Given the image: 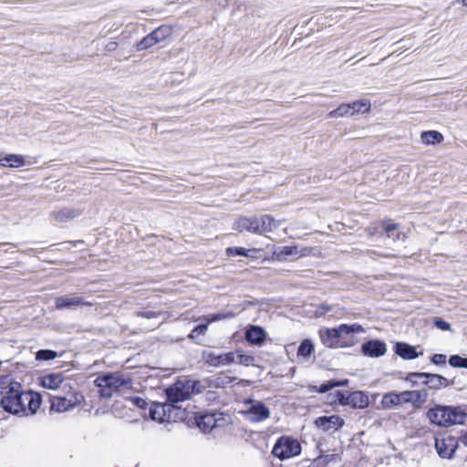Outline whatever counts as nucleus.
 I'll return each mask as SVG.
<instances>
[{
  "instance_id": "nucleus-1",
  "label": "nucleus",
  "mask_w": 467,
  "mask_h": 467,
  "mask_svg": "<svg viewBox=\"0 0 467 467\" xmlns=\"http://www.w3.org/2000/svg\"><path fill=\"white\" fill-rule=\"evenodd\" d=\"M42 399L34 391H23L19 383H13L3 392L1 407L12 414L33 415L39 409Z\"/></svg>"
},
{
  "instance_id": "nucleus-2",
  "label": "nucleus",
  "mask_w": 467,
  "mask_h": 467,
  "mask_svg": "<svg viewBox=\"0 0 467 467\" xmlns=\"http://www.w3.org/2000/svg\"><path fill=\"white\" fill-rule=\"evenodd\" d=\"M363 332V327L355 323L351 325L342 324L333 328H321L318 333L324 346L330 348H337L348 346L346 337Z\"/></svg>"
},
{
  "instance_id": "nucleus-3",
  "label": "nucleus",
  "mask_w": 467,
  "mask_h": 467,
  "mask_svg": "<svg viewBox=\"0 0 467 467\" xmlns=\"http://www.w3.org/2000/svg\"><path fill=\"white\" fill-rule=\"evenodd\" d=\"M427 417L432 424L439 427H449L455 424H463L467 413L460 406L436 405L427 411Z\"/></svg>"
},
{
  "instance_id": "nucleus-4",
  "label": "nucleus",
  "mask_w": 467,
  "mask_h": 467,
  "mask_svg": "<svg viewBox=\"0 0 467 467\" xmlns=\"http://www.w3.org/2000/svg\"><path fill=\"white\" fill-rule=\"evenodd\" d=\"M95 382L99 388L100 396L103 398H110L114 391H117L119 388H130L132 383L130 377L119 372L98 377Z\"/></svg>"
},
{
  "instance_id": "nucleus-5",
  "label": "nucleus",
  "mask_w": 467,
  "mask_h": 467,
  "mask_svg": "<svg viewBox=\"0 0 467 467\" xmlns=\"http://www.w3.org/2000/svg\"><path fill=\"white\" fill-rule=\"evenodd\" d=\"M150 416L153 420L159 422L171 421L178 419L182 420L185 417V411L181 407L166 403L154 402L150 408Z\"/></svg>"
},
{
  "instance_id": "nucleus-6",
  "label": "nucleus",
  "mask_w": 467,
  "mask_h": 467,
  "mask_svg": "<svg viewBox=\"0 0 467 467\" xmlns=\"http://www.w3.org/2000/svg\"><path fill=\"white\" fill-rule=\"evenodd\" d=\"M198 385L197 381L191 379L176 381L166 389L167 401L177 405V403L190 399Z\"/></svg>"
},
{
  "instance_id": "nucleus-7",
  "label": "nucleus",
  "mask_w": 467,
  "mask_h": 467,
  "mask_svg": "<svg viewBox=\"0 0 467 467\" xmlns=\"http://www.w3.org/2000/svg\"><path fill=\"white\" fill-rule=\"evenodd\" d=\"M301 452V445L297 440L287 436L280 437L274 448L272 453L281 461L299 455Z\"/></svg>"
},
{
  "instance_id": "nucleus-8",
  "label": "nucleus",
  "mask_w": 467,
  "mask_h": 467,
  "mask_svg": "<svg viewBox=\"0 0 467 467\" xmlns=\"http://www.w3.org/2000/svg\"><path fill=\"white\" fill-rule=\"evenodd\" d=\"M83 400L82 394L68 390L66 396H52L50 398V410L57 412H65L80 404Z\"/></svg>"
},
{
  "instance_id": "nucleus-9",
  "label": "nucleus",
  "mask_w": 467,
  "mask_h": 467,
  "mask_svg": "<svg viewBox=\"0 0 467 467\" xmlns=\"http://www.w3.org/2000/svg\"><path fill=\"white\" fill-rule=\"evenodd\" d=\"M230 420L229 415L222 412L207 413L196 420L197 426L203 432H210L215 428L223 427Z\"/></svg>"
},
{
  "instance_id": "nucleus-10",
  "label": "nucleus",
  "mask_w": 467,
  "mask_h": 467,
  "mask_svg": "<svg viewBox=\"0 0 467 467\" xmlns=\"http://www.w3.org/2000/svg\"><path fill=\"white\" fill-rule=\"evenodd\" d=\"M245 404L249 405L244 411L245 419L251 422L256 423L267 420L270 417L269 409L259 400H248Z\"/></svg>"
},
{
  "instance_id": "nucleus-11",
  "label": "nucleus",
  "mask_w": 467,
  "mask_h": 467,
  "mask_svg": "<svg viewBox=\"0 0 467 467\" xmlns=\"http://www.w3.org/2000/svg\"><path fill=\"white\" fill-rule=\"evenodd\" d=\"M235 354L233 352L218 353L212 350H204L202 353V358L204 363L211 367H224L235 362Z\"/></svg>"
},
{
  "instance_id": "nucleus-12",
  "label": "nucleus",
  "mask_w": 467,
  "mask_h": 467,
  "mask_svg": "<svg viewBox=\"0 0 467 467\" xmlns=\"http://www.w3.org/2000/svg\"><path fill=\"white\" fill-rule=\"evenodd\" d=\"M435 448L441 458L451 459L458 448V440L451 435L436 437Z\"/></svg>"
},
{
  "instance_id": "nucleus-13",
  "label": "nucleus",
  "mask_w": 467,
  "mask_h": 467,
  "mask_svg": "<svg viewBox=\"0 0 467 467\" xmlns=\"http://www.w3.org/2000/svg\"><path fill=\"white\" fill-rule=\"evenodd\" d=\"M234 229L243 233L261 234L259 216H240L234 223Z\"/></svg>"
},
{
  "instance_id": "nucleus-14",
  "label": "nucleus",
  "mask_w": 467,
  "mask_h": 467,
  "mask_svg": "<svg viewBox=\"0 0 467 467\" xmlns=\"http://www.w3.org/2000/svg\"><path fill=\"white\" fill-rule=\"evenodd\" d=\"M401 404L409 403L414 409H420L428 400L429 393L426 389L405 390L400 392Z\"/></svg>"
},
{
  "instance_id": "nucleus-15",
  "label": "nucleus",
  "mask_w": 467,
  "mask_h": 467,
  "mask_svg": "<svg viewBox=\"0 0 467 467\" xmlns=\"http://www.w3.org/2000/svg\"><path fill=\"white\" fill-rule=\"evenodd\" d=\"M411 378H420L424 379L422 381V384L428 386L431 389H440L441 388H446L449 385V380L439 374H432V373H421V374H416L410 376V379Z\"/></svg>"
},
{
  "instance_id": "nucleus-16",
  "label": "nucleus",
  "mask_w": 467,
  "mask_h": 467,
  "mask_svg": "<svg viewBox=\"0 0 467 467\" xmlns=\"http://www.w3.org/2000/svg\"><path fill=\"white\" fill-rule=\"evenodd\" d=\"M56 308L57 310L63 309H75L82 306H91V303L86 302L82 297L79 296H62L56 298L55 301Z\"/></svg>"
},
{
  "instance_id": "nucleus-17",
  "label": "nucleus",
  "mask_w": 467,
  "mask_h": 467,
  "mask_svg": "<svg viewBox=\"0 0 467 467\" xmlns=\"http://www.w3.org/2000/svg\"><path fill=\"white\" fill-rule=\"evenodd\" d=\"M317 428L323 431H337L344 425V420L337 415L318 417L315 420Z\"/></svg>"
},
{
  "instance_id": "nucleus-18",
  "label": "nucleus",
  "mask_w": 467,
  "mask_h": 467,
  "mask_svg": "<svg viewBox=\"0 0 467 467\" xmlns=\"http://www.w3.org/2000/svg\"><path fill=\"white\" fill-rule=\"evenodd\" d=\"M309 252V249L307 248H302L299 249L297 245H292V246H279L276 247L274 250V255L276 257L277 260H285L287 257L293 256V257H301L304 255H306Z\"/></svg>"
},
{
  "instance_id": "nucleus-19",
  "label": "nucleus",
  "mask_w": 467,
  "mask_h": 467,
  "mask_svg": "<svg viewBox=\"0 0 467 467\" xmlns=\"http://www.w3.org/2000/svg\"><path fill=\"white\" fill-rule=\"evenodd\" d=\"M362 352L365 356L370 358H379L386 354V344L380 340L373 339L365 342L362 345Z\"/></svg>"
},
{
  "instance_id": "nucleus-20",
  "label": "nucleus",
  "mask_w": 467,
  "mask_h": 467,
  "mask_svg": "<svg viewBox=\"0 0 467 467\" xmlns=\"http://www.w3.org/2000/svg\"><path fill=\"white\" fill-rule=\"evenodd\" d=\"M338 402L342 405L352 403L355 407L364 408L368 405V397L362 392L356 391L346 397L342 392L337 391Z\"/></svg>"
},
{
  "instance_id": "nucleus-21",
  "label": "nucleus",
  "mask_w": 467,
  "mask_h": 467,
  "mask_svg": "<svg viewBox=\"0 0 467 467\" xmlns=\"http://www.w3.org/2000/svg\"><path fill=\"white\" fill-rule=\"evenodd\" d=\"M265 331L258 326H249L245 331V339L250 345L261 346L265 340Z\"/></svg>"
},
{
  "instance_id": "nucleus-22",
  "label": "nucleus",
  "mask_w": 467,
  "mask_h": 467,
  "mask_svg": "<svg viewBox=\"0 0 467 467\" xmlns=\"http://www.w3.org/2000/svg\"><path fill=\"white\" fill-rule=\"evenodd\" d=\"M41 385L45 389H58L59 388L66 389L67 384L65 383L61 373H50L41 378Z\"/></svg>"
},
{
  "instance_id": "nucleus-23",
  "label": "nucleus",
  "mask_w": 467,
  "mask_h": 467,
  "mask_svg": "<svg viewBox=\"0 0 467 467\" xmlns=\"http://www.w3.org/2000/svg\"><path fill=\"white\" fill-rule=\"evenodd\" d=\"M394 352L406 360L415 359L422 354L418 353L413 346L405 342H397L394 346Z\"/></svg>"
},
{
  "instance_id": "nucleus-24",
  "label": "nucleus",
  "mask_w": 467,
  "mask_h": 467,
  "mask_svg": "<svg viewBox=\"0 0 467 467\" xmlns=\"http://www.w3.org/2000/svg\"><path fill=\"white\" fill-rule=\"evenodd\" d=\"M259 218L261 234L265 233H270L278 228L281 224V221H276L273 216L269 214H263L259 216Z\"/></svg>"
},
{
  "instance_id": "nucleus-25",
  "label": "nucleus",
  "mask_w": 467,
  "mask_h": 467,
  "mask_svg": "<svg viewBox=\"0 0 467 467\" xmlns=\"http://www.w3.org/2000/svg\"><path fill=\"white\" fill-rule=\"evenodd\" d=\"M80 214L79 211L74 208H63L52 213L53 218L58 223H66Z\"/></svg>"
},
{
  "instance_id": "nucleus-26",
  "label": "nucleus",
  "mask_w": 467,
  "mask_h": 467,
  "mask_svg": "<svg viewBox=\"0 0 467 467\" xmlns=\"http://www.w3.org/2000/svg\"><path fill=\"white\" fill-rule=\"evenodd\" d=\"M2 167L19 168L25 165V160L22 155L8 154L0 159Z\"/></svg>"
},
{
  "instance_id": "nucleus-27",
  "label": "nucleus",
  "mask_w": 467,
  "mask_h": 467,
  "mask_svg": "<svg viewBox=\"0 0 467 467\" xmlns=\"http://www.w3.org/2000/svg\"><path fill=\"white\" fill-rule=\"evenodd\" d=\"M381 405L384 409H392L396 406L401 405L400 392H388L385 393L381 399Z\"/></svg>"
},
{
  "instance_id": "nucleus-28",
  "label": "nucleus",
  "mask_w": 467,
  "mask_h": 467,
  "mask_svg": "<svg viewBox=\"0 0 467 467\" xmlns=\"http://www.w3.org/2000/svg\"><path fill=\"white\" fill-rule=\"evenodd\" d=\"M259 253L257 249H245L243 247H228L226 249V254L228 256H245L254 258Z\"/></svg>"
},
{
  "instance_id": "nucleus-29",
  "label": "nucleus",
  "mask_w": 467,
  "mask_h": 467,
  "mask_svg": "<svg viewBox=\"0 0 467 467\" xmlns=\"http://www.w3.org/2000/svg\"><path fill=\"white\" fill-rule=\"evenodd\" d=\"M314 344L310 339H304L297 349V357L308 359L314 352Z\"/></svg>"
},
{
  "instance_id": "nucleus-30",
  "label": "nucleus",
  "mask_w": 467,
  "mask_h": 467,
  "mask_svg": "<svg viewBox=\"0 0 467 467\" xmlns=\"http://www.w3.org/2000/svg\"><path fill=\"white\" fill-rule=\"evenodd\" d=\"M420 139L424 144L431 145L440 143L443 140V136L436 130H429L422 132Z\"/></svg>"
},
{
  "instance_id": "nucleus-31",
  "label": "nucleus",
  "mask_w": 467,
  "mask_h": 467,
  "mask_svg": "<svg viewBox=\"0 0 467 467\" xmlns=\"http://www.w3.org/2000/svg\"><path fill=\"white\" fill-rule=\"evenodd\" d=\"M235 317V314L234 312L228 311V312H222V313H216V314H211L202 316L197 318V320H203L206 321L207 324L220 321L223 319H228L233 318Z\"/></svg>"
},
{
  "instance_id": "nucleus-32",
  "label": "nucleus",
  "mask_w": 467,
  "mask_h": 467,
  "mask_svg": "<svg viewBox=\"0 0 467 467\" xmlns=\"http://www.w3.org/2000/svg\"><path fill=\"white\" fill-rule=\"evenodd\" d=\"M351 106V113L354 115L355 113H366L368 112L371 107L370 101L368 99H360L350 103Z\"/></svg>"
},
{
  "instance_id": "nucleus-33",
  "label": "nucleus",
  "mask_w": 467,
  "mask_h": 467,
  "mask_svg": "<svg viewBox=\"0 0 467 467\" xmlns=\"http://www.w3.org/2000/svg\"><path fill=\"white\" fill-rule=\"evenodd\" d=\"M233 354H235V362L244 366H252L254 363V358L247 353H244L242 350L233 351Z\"/></svg>"
},
{
  "instance_id": "nucleus-34",
  "label": "nucleus",
  "mask_w": 467,
  "mask_h": 467,
  "mask_svg": "<svg viewBox=\"0 0 467 467\" xmlns=\"http://www.w3.org/2000/svg\"><path fill=\"white\" fill-rule=\"evenodd\" d=\"M150 33L158 44L171 35V28L168 26H161Z\"/></svg>"
},
{
  "instance_id": "nucleus-35",
  "label": "nucleus",
  "mask_w": 467,
  "mask_h": 467,
  "mask_svg": "<svg viewBox=\"0 0 467 467\" xmlns=\"http://www.w3.org/2000/svg\"><path fill=\"white\" fill-rule=\"evenodd\" d=\"M348 115L352 116L350 103L341 104L336 109L328 113V117L332 119L340 118Z\"/></svg>"
},
{
  "instance_id": "nucleus-36",
  "label": "nucleus",
  "mask_w": 467,
  "mask_h": 467,
  "mask_svg": "<svg viewBox=\"0 0 467 467\" xmlns=\"http://www.w3.org/2000/svg\"><path fill=\"white\" fill-rule=\"evenodd\" d=\"M348 384V380L347 379H344V380H335V379H332V380H329L326 383H323L319 386L318 388V392L320 393H326L327 392L328 390L336 388V387H340V386H346Z\"/></svg>"
},
{
  "instance_id": "nucleus-37",
  "label": "nucleus",
  "mask_w": 467,
  "mask_h": 467,
  "mask_svg": "<svg viewBox=\"0 0 467 467\" xmlns=\"http://www.w3.org/2000/svg\"><path fill=\"white\" fill-rule=\"evenodd\" d=\"M156 44H157V42L155 41L153 36L151 35V33H150L149 35H147L145 37H143L138 43L137 50H139V51L145 50V49H148V48L153 47Z\"/></svg>"
},
{
  "instance_id": "nucleus-38",
  "label": "nucleus",
  "mask_w": 467,
  "mask_h": 467,
  "mask_svg": "<svg viewBox=\"0 0 467 467\" xmlns=\"http://www.w3.org/2000/svg\"><path fill=\"white\" fill-rule=\"evenodd\" d=\"M137 317H144V318H148V319H154V318H159L161 317H162V319L164 320L165 317L164 316L166 315V313L164 312H161V311H152V310H142V311H139L135 314Z\"/></svg>"
},
{
  "instance_id": "nucleus-39",
  "label": "nucleus",
  "mask_w": 467,
  "mask_h": 467,
  "mask_svg": "<svg viewBox=\"0 0 467 467\" xmlns=\"http://www.w3.org/2000/svg\"><path fill=\"white\" fill-rule=\"evenodd\" d=\"M57 357V353L50 349H41L36 352V360H51Z\"/></svg>"
},
{
  "instance_id": "nucleus-40",
  "label": "nucleus",
  "mask_w": 467,
  "mask_h": 467,
  "mask_svg": "<svg viewBox=\"0 0 467 467\" xmlns=\"http://www.w3.org/2000/svg\"><path fill=\"white\" fill-rule=\"evenodd\" d=\"M449 364L454 368H467V358H462L459 355H452L449 358Z\"/></svg>"
},
{
  "instance_id": "nucleus-41",
  "label": "nucleus",
  "mask_w": 467,
  "mask_h": 467,
  "mask_svg": "<svg viewBox=\"0 0 467 467\" xmlns=\"http://www.w3.org/2000/svg\"><path fill=\"white\" fill-rule=\"evenodd\" d=\"M382 226H383L384 231L387 234V237L388 238H390L391 237V233L397 231V229H398V224L393 223L392 221H385V222H383L382 223Z\"/></svg>"
},
{
  "instance_id": "nucleus-42",
  "label": "nucleus",
  "mask_w": 467,
  "mask_h": 467,
  "mask_svg": "<svg viewBox=\"0 0 467 467\" xmlns=\"http://www.w3.org/2000/svg\"><path fill=\"white\" fill-rule=\"evenodd\" d=\"M337 459V454H327V455H321L317 460L316 462L319 464H327L333 461H336Z\"/></svg>"
},
{
  "instance_id": "nucleus-43",
  "label": "nucleus",
  "mask_w": 467,
  "mask_h": 467,
  "mask_svg": "<svg viewBox=\"0 0 467 467\" xmlns=\"http://www.w3.org/2000/svg\"><path fill=\"white\" fill-rule=\"evenodd\" d=\"M207 330H208L207 324L199 325L192 329V331L189 337L193 338V337H197L198 335H204Z\"/></svg>"
},
{
  "instance_id": "nucleus-44",
  "label": "nucleus",
  "mask_w": 467,
  "mask_h": 467,
  "mask_svg": "<svg viewBox=\"0 0 467 467\" xmlns=\"http://www.w3.org/2000/svg\"><path fill=\"white\" fill-rule=\"evenodd\" d=\"M129 401L132 405H134L140 409H145L147 407V401L141 397H138V396L130 397L129 399Z\"/></svg>"
},
{
  "instance_id": "nucleus-45",
  "label": "nucleus",
  "mask_w": 467,
  "mask_h": 467,
  "mask_svg": "<svg viewBox=\"0 0 467 467\" xmlns=\"http://www.w3.org/2000/svg\"><path fill=\"white\" fill-rule=\"evenodd\" d=\"M433 323L437 328L442 331H448L451 329V325L440 317H435Z\"/></svg>"
},
{
  "instance_id": "nucleus-46",
  "label": "nucleus",
  "mask_w": 467,
  "mask_h": 467,
  "mask_svg": "<svg viewBox=\"0 0 467 467\" xmlns=\"http://www.w3.org/2000/svg\"><path fill=\"white\" fill-rule=\"evenodd\" d=\"M331 310H332V306H331L322 304V305L317 306V308L316 310V316L317 317L324 316L325 314H327V312H329Z\"/></svg>"
},
{
  "instance_id": "nucleus-47",
  "label": "nucleus",
  "mask_w": 467,
  "mask_h": 467,
  "mask_svg": "<svg viewBox=\"0 0 467 467\" xmlns=\"http://www.w3.org/2000/svg\"><path fill=\"white\" fill-rule=\"evenodd\" d=\"M431 360L435 365H442L446 362V356L443 354H434Z\"/></svg>"
},
{
  "instance_id": "nucleus-48",
  "label": "nucleus",
  "mask_w": 467,
  "mask_h": 467,
  "mask_svg": "<svg viewBox=\"0 0 467 467\" xmlns=\"http://www.w3.org/2000/svg\"><path fill=\"white\" fill-rule=\"evenodd\" d=\"M421 373H422V372H410V373L407 375V377L405 378V380H406L407 382L410 383V385H411V386H416V385H418V382H419V380H420V378H411L410 379V376H412V375L421 374ZM420 380H422V381H423V380H424V379H420Z\"/></svg>"
},
{
  "instance_id": "nucleus-49",
  "label": "nucleus",
  "mask_w": 467,
  "mask_h": 467,
  "mask_svg": "<svg viewBox=\"0 0 467 467\" xmlns=\"http://www.w3.org/2000/svg\"><path fill=\"white\" fill-rule=\"evenodd\" d=\"M390 238H393L394 240H396V239L397 240H400V239L404 240L405 239V234H402V233H400V232L396 233V234H395L394 232H393V233H391V237Z\"/></svg>"
},
{
  "instance_id": "nucleus-50",
  "label": "nucleus",
  "mask_w": 467,
  "mask_h": 467,
  "mask_svg": "<svg viewBox=\"0 0 467 467\" xmlns=\"http://www.w3.org/2000/svg\"><path fill=\"white\" fill-rule=\"evenodd\" d=\"M78 244H83V241L82 240L70 241V242H67V243H64L63 244H68V245H71V246H77Z\"/></svg>"
},
{
  "instance_id": "nucleus-51",
  "label": "nucleus",
  "mask_w": 467,
  "mask_h": 467,
  "mask_svg": "<svg viewBox=\"0 0 467 467\" xmlns=\"http://www.w3.org/2000/svg\"><path fill=\"white\" fill-rule=\"evenodd\" d=\"M460 441L464 446H467V432L461 436Z\"/></svg>"
},
{
  "instance_id": "nucleus-52",
  "label": "nucleus",
  "mask_w": 467,
  "mask_h": 467,
  "mask_svg": "<svg viewBox=\"0 0 467 467\" xmlns=\"http://www.w3.org/2000/svg\"><path fill=\"white\" fill-rule=\"evenodd\" d=\"M367 232H368V234L369 235H373V234H374V233H375V232H374V230H372V227H368V228L367 229Z\"/></svg>"
},
{
  "instance_id": "nucleus-53",
  "label": "nucleus",
  "mask_w": 467,
  "mask_h": 467,
  "mask_svg": "<svg viewBox=\"0 0 467 467\" xmlns=\"http://www.w3.org/2000/svg\"><path fill=\"white\" fill-rule=\"evenodd\" d=\"M458 2H462V4L467 7V0H457Z\"/></svg>"
}]
</instances>
